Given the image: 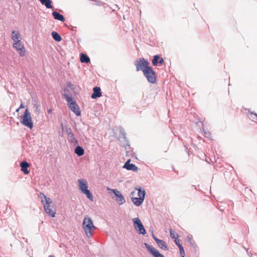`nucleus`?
<instances>
[{
	"label": "nucleus",
	"instance_id": "a878e982",
	"mask_svg": "<svg viewBox=\"0 0 257 257\" xmlns=\"http://www.w3.org/2000/svg\"><path fill=\"white\" fill-rule=\"evenodd\" d=\"M179 248V250H180V254H181V256L184 257L185 255V251H184L183 246H181V247L180 246V247Z\"/></svg>",
	"mask_w": 257,
	"mask_h": 257
},
{
	"label": "nucleus",
	"instance_id": "ddd939ff",
	"mask_svg": "<svg viewBox=\"0 0 257 257\" xmlns=\"http://www.w3.org/2000/svg\"><path fill=\"white\" fill-rule=\"evenodd\" d=\"M153 238L155 240L158 246L164 250H168L166 242L163 240L157 238L155 235H153Z\"/></svg>",
	"mask_w": 257,
	"mask_h": 257
},
{
	"label": "nucleus",
	"instance_id": "473e14b6",
	"mask_svg": "<svg viewBox=\"0 0 257 257\" xmlns=\"http://www.w3.org/2000/svg\"><path fill=\"white\" fill-rule=\"evenodd\" d=\"M48 257H53L52 255H49Z\"/></svg>",
	"mask_w": 257,
	"mask_h": 257
},
{
	"label": "nucleus",
	"instance_id": "c85d7f7f",
	"mask_svg": "<svg viewBox=\"0 0 257 257\" xmlns=\"http://www.w3.org/2000/svg\"><path fill=\"white\" fill-rule=\"evenodd\" d=\"M24 108H25V105H24V103H22L21 104V105L19 107V109Z\"/></svg>",
	"mask_w": 257,
	"mask_h": 257
},
{
	"label": "nucleus",
	"instance_id": "f3484780",
	"mask_svg": "<svg viewBox=\"0 0 257 257\" xmlns=\"http://www.w3.org/2000/svg\"><path fill=\"white\" fill-rule=\"evenodd\" d=\"M11 38L13 42L21 40V35L18 31H13L12 32Z\"/></svg>",
	"mask_w": 257,
	"mask_h": 257
},
{
	"label": "nucleus",
	"instance_id": "2eb2a0df",
	"mask_svg": "<svg viewBox=\"0 0 257 257\" xmlns=\"http://www.w3.org/2000/svg\"><path fill=\"white\" fill-rule=\"evenodd\" d=\"M130 160H128L124 164V168H126L128 170H132L135 172L138 171V167L133 164H130Z\"/></svg>",
	"mask_w": 257,
	"mask_h": 257
},
{
	"label": "nucleus",
	"instance_id": "412c9836",
	"mask_svg": "<svg viewBox=\"0 0 257 257\" xmlns=\"http://www.w3.org/2000/svg\"><path fill=\"white\" fill-rule=\"evenodd\" d=\"M74 152L78 156H81L84 154V149L80 146H77L75 149Z\"/></svg>",
	"mask_w": 257,
	"mask_h": 257
},
{
	"label": "nucleus",
	"instance_id": "423d86ee",
	"mask_svg": "<svg viewBox=\"0 0 257 257\" xmlns=\"http://www.w3.org/2000/svg\"><path fill=\"white\" fill-rule=\"evenodd\" d=\"M21 123L30 129L33 127L31 114L28 108L25 110L24 114L21 117Z\"/></svg>",
	"mask_w": 257,
	"mask_h": 257
},
{
	"label": "nucleus",
	"instance_id": "0eeeda50",
	"mask_svg": "<svg viewBox=\"0 0 257 257\" xmlns=\"http://www.w3.org/2000/svg\"><path fill=\"white\" fill-rule=\"evenodd\" d=\"M144 76L146 77L147 80L151 83L154 84L157 81V76L155 72L150 66L145 70L143 72Z\"/></svg>",
	"mask_w": 257,
	"mask_h": 257
},
{
	"label": "nucleus",
	"instance_id": "cd10ccee",
	"mask_svg": "<svg viewBox=\"0 0 257 257\" xmlns=\"http://www.w3.org/2000/svg\"><path fill=\"white\" fill-rule=\"evenodd\" d=\"M120 132L122 134V136H123V137L124 138H125V133H124V131L123 130H121Z\"/></svg>",
	"mask_w": 257,
	"mask_h": 257
},
{
	"label": "nucleus",
	"instance_id": "9d476101",
	"mask_svg": "<svg viewBox=\"0 0 257 257\" xmlns=\"http://www.w3.org/2000/svg\"><path fill=\"white\" fill-rule=\"evenodd\" d=\"M13 47L17 50L21 56H25L26 50L21 40L13 42Z\"/></svg>",
	"mask_w": 257,
	"mask_h": 257
},
{
	"label": "nucleus",
	"instance_id": "4be33fe9",
	"mask_svg": "<svg viewBox=\"0 0 257 257\" xmlns=\"http://www.w3.org/2000/svg\"><path fill=\"white\" fill-rule=\"evenodd\" d=\"M80 60L81 63H88L90 62V59L88 56L86 54L82 53L80 55Z\"/></svg>",
	"mask_w": 257,
	"mask_h": 257
},
{
	"label": "nucleus",
	"instance_id": "393cba45",
	"mask_svg": "<svg viewBox=\"0 0 257 257\" xmlns=\"http://www.w3.org/2000/svg\"><path fill=\"white\" fill-rule=\"evenodd\" d=\"M169 231L170 233V236L171 238L173 239H177L178 238L179 235L177 233H175L172 229H169Z\"/></svg>",
	"mask_w": 257,
	"mask_h": 257
},
{
	"label": "nucleus",
	"instance_id": "f03ea898",
	"mask_svg": "<svg viewBox=\"0 0 257 257\" xmlns=\"http://www.w3.org/2000/svg\"><path fill=\"white\" fill-rule=\"evenodd\" d=\"M145 191L141 188H136L131 192V198L133 203L138 206L142 204L145 197Z\"/></svg>",
	"mask_w": 257,
	"mask_h": 257
},
{
	"label": "nucleus",
	"instance_id": "a211bd4d",
	"mask_svg": "<svg viewBox=\"0 0 257 257\" xmlns=\"http://www.w3.org/2000/svg\"><path fill=\"white\" fill-rule=\"evenodd\" d=\"M20 166L21 167V170L24 174H28L29 173V171L28 170V168L29 167L30 164L26 161L22 162L20 163Z\"/></svg>",
	"mask_w": 257,
	"mask_h": 257
},
{
	"label": "nucleus",
	"instance_id": "aec40b11",
	"mask_svg": "<svg viewBox=\"0 0 257 257\" xmlns=\"http://www.w3.org/2000/svg\"><path fill=\"white\" fill-rule=\"evenodd\" d=\"M52 15L53 16V17L55 20H59L61 22L65 21V19H64L63 16L60 14L58 12H53Z\"/></svg>",
	"mask_w": 257,
	"mask_h": 257
},
{
	"label": "nucleus",
	"instance_id": "f257e3e1",
	"mask_svg": "<svg viewBox=\"0 0 257 257\" xmlns=\"http://www.w3.org/2000/svg\"><path fill=\"white\" fill-rule=\"evenodd\" d=\"M40 195L46 213L49 216L54 217L56 214V210L52 200L50 198L47 197L43 193H41Z\"/></svg>",
	"mask_w": 257,
	"mask_h": 257
},
{
	"label": "nucleus",
	"instance_id": "39448f33",
	"mask_svg": "<svg viewBox=\"0 0 257 257\" xmlns=\"http://www.w3.org/2000/svg\"><path fill=\"white\" fill-rule=\"evenodd\" d=\"M63 96L67 102L68 105L70 109L77 115H81L80 108L76 102L73 100L72 98L67 94H64Z\"/></svg>",
	"mask_w": 257,
	"mask_h": 257
},
{
	"label": "nucleus",
	"instance_id": "dca6fc26",
	"mask_svg": "<svg viewBox=\"0 0 257 257\" xmlns=\"http://www.w3.org/2000/svg\"><path fill=\"white\" fill-rule=\"evenodd\" d=\"M93 93L91 94V98L95 99L101 96V89L99 87H95L93 89Z\"/></svg>",
	"mask_w": 257,
	"mask_h": 257
},
{
	"label": "nucleus",
	"instance_id": "6e6552de",
	"mask_svg": "<svg viewBox=\"0 0 257 257\" xmlns=\"http://www.w3.org/2000/svg\"><path fill=\"white\" fill-rule=\"evenodd\" d=\"M135 65L137 71H142L144 72L150 66V63L144 58H141L135 62Z\"/></svg>",
	"mask_w": 257,
	"mask_h": 257
},
{
	"label": "nucleus",
	"instance_id": "b1692460",
	"mask_svg": "<svg viewBox=\"0 0 257 257\" xmlns=\"http://www.w3.org/2000/svg\"><path fill=\"white\" fill-rule=\"evenodd\" d=\"M52 36L53 38L57 42H60L62 39L60 35L55 31L52 32Z\"/></svg>",
	"mask_w": 257,
	"mask_h": 257
},
{
	"label": "nucleus",
	"instance_id": "7ed1b4c3",
	"mask_svg": "<svg viewBox=\"0 0 257 257\" xmlns=\"http://www.w3.org/2000/svg\"><path fill=\"white\" fill-rule=\"evenodd\" d=\"M82 228L86 235L90 238L92 236V232L95 229L93 222L90 217L88 216L84 217L82 223Z\"/></svg>",
	"mask_w": 257,
	"mask_h": 257
},
{
	"label": "nucleus",
	"instance_id": "5701e85b",
	"mask_svg": "<svg viewBox=\"0 0 257 257\" xmlns=\"http://www.w3.org/2000/svg\"><path fill=\"white\" fill-rule=\"evenodd\" d=\"M40 1L42 5H45L47 9L52 8V1L51 0H40Z\"/></svg>",
	"mask_w": 257,
	"mask_h": 257
},
{
	"label": "nucleus",
	"instance_id": "bb28decb",
	"mask_svg": "<svg viewBox=\"0 0 257 257\" xmlns=\"http://www.w3.org/2000/svg\"><path fill=\"white\" fill-rule=\"evenodd\" d=\"M175 242L179 248L180 247V246H182V245L180 243V240L178 239V238L175 239Z\"/></svg>",
	"mask_w": 257,
	"mask_h": 257
},
{
	"label": "nucleus",
	"instance_id": "4468645a",
	"mask_svg": "<svg viewBox=\"0 0 257 257\" xmlns=\"http://www.w3.org/2000/svg\"><path fill=\"white\" fill-rule=\"evenodd\" d=\"M164 63V59L163 58L160 57V55H156L154 56V58L152 60V64L154 66H157L158 63L160 65H162Z\"/></svg>",
	"mask_w": 257,
	"mask_h": 257
},
{
	"label": "nucleus",
	"instance_id": "9b49d317",
	"mask_svg": "<svg viewBox=\"0 0 257 257\" xmlns=\"http://www.w3.org/2000/svg\"><path fill=\"white\" fill-rule=\"evenodd\" d=\"M107 190H110L114 193L115 196L117 197L115 199V201L117 202H119V204L120 205H121L123 203L125 202V199H124L123 196H122V195L121 194V193L118 190H117V189H110L109 188H107Z\"/></svg>",
	"mask_w": 257,
	"mask_h": 257
},
{
	"label": "nucleus",
	"instance_id": "c756f323",
	"mask_svg": "<svg viewBox=\"0 0 257 257\" xmlns=\"http://www.w3.org/2000/svg\"><path fill=\"white\" fill-rule=\"evenodd\" d=\"M67 86H68V87H69L70 88H71L73 86V85L72 83H68L67 84Z\"/></svg>",
	"mask_w": 257,
	"mask_h": 257
},
{
	"label": "nucleus",
	"instance_id": "1a4fd4ad",
	"mask_svg": "<svg viewBox=\"0 0 257 257\" xmlns=\"http://www.w3.org/2000/svg\"><path fill=\"white\" fill-rule=\"evenodd\" d=\"M133 222L134 223V227L137 231H139L140 234L143 235L146 233V230L139 218H134Z\"/></svg>",
	"mask_w": 257,
	"mask_h": 257
},
{
	"label": "nucleus",
	"instance_id": "6ab92c4d",
	"mask_svg": "<svg viewBox=\"0 0 257 257\" xmlns=\"http://www.w3.org/2000/svg\"><path fill=\"white\" fill-rule=\"evenodd\" d=\"M68 139L70 140V143L74 145H75L76 143H77V141L75 139L74 135L72 134L70 128H68Z\"/></svg>",
	"mask_w": 257,
	"mask_h": 257
},
{
	"label": "nucleus",
	"instance_id": "2f4dec72",
	"mask_svg": "<svg viewBox=\"0 0 257 257\" xmlns=\"http://www.w3.org/2000/svg\"><path fill=\"white\" fill-rule=\"evenodd\" d=\"M20 109H19V107L18 109H17L16 111H17V112H19V110H20Z\"/></svg>",
	"mask_w": 257,
	"mask_h": 257
},
{
	"label": "nucleus",
	"instance_id": "20e7f679",
	"mask_svg": "<svg viewBox=\"0 0 257 257\" xmlns=\"http://www.w3.org/2000/svg\"><path fill=\"white\" fill-rule=\"evenodd\" d=\"M78 187L80 191L84 194L86 195L87 197L91 201H93V196L90 191L88 189V183L85 179H78Z\"/></svg>",
	"mask_w": 257,
	"mask_h": 257
},
{
	"label": "nucleus",
	"instance_id": "7c9ffc66",
	"mask_svg": "<svg viewBox=\"0 0 257 257\" xmlns=\"http://www.w3.org/2000/svg\"><path fill=\"white\" fill-rule=\"evenodd\" d=\"M52 109H49V110H48V112L49 113H52Z\"/></svg>",
	"mask_w": 257,
	"mask_h": 257
},
{
	"label": "nucleus",
	"instance_id": "f8f14e48",
	"mask_svg": "<svg viewBox=\"0 0 257 257\" xmlns=\"http://www.w3.org/2000/svg\"><path fill=\"white\" fill-rule=\"evenodd\" d=\"M144 244L146 248L148 249L149 251L152 255H153L154 257H165L162 254L160 253L156 248L146 243H145Z\"/></svg>",
	"mask_w": 257,
	"mask_h": 257
}]
</instances>
